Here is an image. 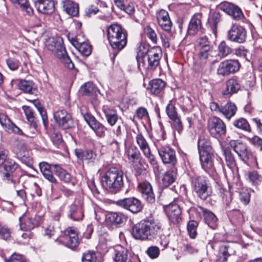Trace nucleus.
<instances>
[{"label": "nucleus", "instance_id": "obj_43", "mask_svg": "<svg viewBox=\"0 0 262 262\" xmlns=\"http://www.w3.org/2000/svg\"><path fill=\"white\" fill-rule=\"evenodd\" d=\"M19 89L26 93L32 94L35 90L32 81L21 80L18 84Z\"/></svg>", "mask_w": 262, "mask_h": 262}, {"label": "nucleus", "instance_id": "obj_45", "mask_svg": "<svg viewBox=\"0 0 262 262\" xmlns=\"http://www.w3.org/2000/svg\"><path fill=\"white\" fill-rule=\"evenodd\" d=\"M126 154L128 160L132 162L139 160L140 157L139 151L134 146H130L126 149Z\"/></svg>", "mask_w": 262, "mask_h": 262}, {"label": "nucleus", "instance_id": "obj_29", "mask_svg": "<svg viewBox=\"0 0 262 262\" xmlns=\"http://www.w3.org/2000/svg\"><path fill=\"white\" fill-rule=\"evenodd\" d=\"M102 111L108 124L111 126L115 125L118 120L117 111L113 107L104 105L102 107Z\"/></svg>", "mask_w": 262, "mask_h": 262}, {"label": "nucleus", "instance_id": "obj_55", "mask_svg": "<svg viewBox=\"0 0 262 262\" xmlns=\"http://www.w3.org/2000/svg\"><path fill=\"white\" fill-rule=\"evenodd\" d=\"M247 140L255 148L262 151V139L260 137L258 136H254L251 138H247Z\"/></svg>", "mask_w": 262, "mask_h": 262}, {"label": "nucleus", "instance_id": "obj_54", "mask_svg": "<svg viewBox=\"0 0 262 262\" xmlns=\"http://www.w3.org/2000/svg\"><path fill=\"white\" fill-rule=\"evenodd\" d=\"M198 226V223L194 220L188 222L187 224V231L190 238H195L197 235L196 228Z\"/></svg>", "mask_w": 262, "mask_h": 262}, {"label": "nucleus", "instance_id": "obj_4", "mask_svg": "<svg viewBox=\"0 0 262 262\" xmlns=\"http://www.w3.org/2000/svg\"><path fill=\"white\" fill-rule=\"evenodd\" d=\"M162 55L161 49L158 47L151 48L145 53L140 52L137 56L138 67L154 70L159 64Z\"/></svg>", "mask_w": 262, "mask_h": 262}, {"label": "nucleus", "instance_id": "obj_40", "mask_svg": "<svg viewBox=\"0 0 262 262\" xmlns=\"http://www.w3.org/2000/svg\"><path fill=\"white\" fill-rule=\"evenodd\" d=\"M246 176L248 182L254 186H258L262 182V176L256 171H248Z\"/></svg>", "mask_w": 262, "mask_h": 262}, {"label": "nucleus", "instance_id": "obj_60", "mask_svg": "<svg viewBox=\"0 0 262 262\" xmlns=\"http://www.w3.org/2000/svg\"><path fill=\"white\" fill-rule=\"evenodd\" d=\"M19 160L24 164L29 167H32L34 161L33 158L30 155L29 152L26 153L25 155H21L19 154V157L17 158Z\"/></svg>", "mask_w": 262, "mask_h": 262}, {"label": "nucleus", "instance_id": "obj_19", "mask_svg": "<svg viewBox=\"0 0 262 262\" xmlns=\"http://www.w3.org/2000/svg\"><path fill=\"white\" fill-rule=\"evenodd\" d=\"M116 262H135L138 258L134 256L127 249L121 246L117 247L115 249Z\"/></svg>", "mask_w": 262, "mask_h": 262}, {"label": "nucleus", "instance_id": "obj_41", "mask_svg": "<svg viewBox=\"0 0 262 262\" xmlns=\"http://www.w3.org/2000/svg\"><path fill=\"white\" fill-rule=\"evenodd\" d=\"M199 154L212 153L211 147L209 140L205 138H200L198 143Z\"/></svg>", "mask_w": 262, "mask_h": 262}, {"label": "nucleus", "instance_id": "obj_30", "mask_svg": "<svg viewBox=\"0 0 262 262\" xmlns=\"http://www.w3.org/2000/svg\"><path fill=\"white\" fill-rule=\"evenodd\" d=\"M126 219V216L121 212H109L105 216L106 222L113 225H120Z\"/></svg>", "mask_w": 262, "mask_h": 262}, {"label": "nucleus", "instance_id": "obj_14", "mask_svg": "<svg viewBox=\"0 0 262 262\" xmlns=\"http://www.w3.org/2000/svg\"><path fill=\"white\" fill-rule=\"evenodd\" d=\"M58 241L72 249L76 248L79 243L76 231L71 227L67 229L65 234L61 237Z\"/></svg>", "mask_w": 262, "mask_h": 262}, {"label": "nucleus", "instance_id": "obj_6", "mask_svg": "<svg viewBox=\"0 0 262 262\" xmlns=\"http://www.w3.org/2000/svg\"><path fill=\"white\" fill-rule=\"evenodd\" d=\"M230 145L239 158L244 162L254 161L255 156L252 151L249 149L247 145L238 140H231Z\"/></svg>", "mask_w": 262, "mask_h": 262}, {"label": "nucleus", "instance_id": "obj_33", "mask_svg": "<svg viewBox=\"0 0 262 262\" xmlns=\"http://www.w3.org/2000/svg\"><path fill=\"white\" fill-rule=\"evenodd\" d=\"M4 169L6 172L4 173V179H9L11 173L13 172L18 167V164L12 159L6 160L4 163Z\"/></svg>", "mask_w": 262, "mask_h": 262}, {"label": "nucleus", "instance_id": "obj_44", "mask_svg": "<svg viewBox=\"0 0 262 262\" xmlns=\"http://www.w3.org/2000/svg\"><path fill=\"white\" fill-rule=\"evenodd\" d=\"M212 50L210 47H205L204 48H200L199 51V59L202 62H206L212 57Z\"/></svg>", "mask_w": 262, "mask_h": 262}, {"label": "nucleus", "instance_id": "obj_17", "mask_svg": "<svg viewBox=\"0 0 262 262\" xmlns=\"http://www.w3.org/2000/svg\"><path fill=\"white\" fill-rule=\"evenodd\" d=\"M138 188L142 198L147 202L152 203L155 201V196L152 186L149 182L144 181L138 184Z\"/></svg>", "mask_w": 262, "mask_h": 262}, {"label": "nucleus", "instance_id": "obj_9", "mask_svg": "<svg viewBox=\"0 0 262 262\" xmlns=\"http://www.w3.org/2000/svg\"><path fill=\"white\" fill-rule=\"evenodd\" d=\"M208 130L212 137L219 139L225 136L226 127L225 123L220 118L213 117L208 121Z\"/></svg>", "mask_w": 262, "mask_h": 262}, {"label": "nucleus", "instance_id": "obj_2", "mask_svg": "<svg viewBox=\"0 0 262 262\" xmlns=\"http://www.w3.org/2000/svg\"><path fill=\"white\" fill-rule=\"evenodd\" d=\"M123 173L115 167H111L101 174V183L106 190L113 193L119 192L123 187Z\"/></svg>", "mask_w": 262, "mask_h": 262}, {"label": "nucleus", "instance_id": "obj_39", "mask_svg": "<svg viewBox=\"0 0 262 262\" xmlns=\"http://www.w3.org/2000/svg\"><path fill=\"white\" fill-rule=\"evenodd\" d=\"M69 217L74 221H79L82 219L83 213L82 209L80 206H77L75 204H72L70 207Z\"/></svg>", "mask_w": 262, "mask_h": 262}, {"label": "nucleus", "instance_id": "obj_25", "mask_svg": "<svg viewBox=\"0 0 262 262\" xmlns=\"http://www.w3.org/2000/svg\"><path fill=\"white\" fill-rule=\"evenodd\" d=\"M235 253V250L231 243L223 245L220 247L216 262H226L228 257Z\"/></svg>", "mask_w": 262, "mask_h": 262}, {"label": "nucleus", "instance_id": "obj_34", "mask_svg": "<svg viewBox=\"0 0 262 262\" xmlns=\"http://www.w3.org/2000/svg\"><path fill=\"white\" fill-rule=\"evenodd\" d=\"M177 177V170L175 168L167 171L163 175L161 184L163 187H167L171 185L176 180Z\"/></svg>", "mask_w": 262, "mask_h": 262}, {"label": "nucleus", "instance_id": "obj_15", "mask_svg": "<svg viewBox=\"0 0 262 262\" xmlns=\"http://www.w3.org/2000/svg\"><path fill=\"white\" fill-rule=\"evenodd\" d=\"M228 37L232 41L243 43L246 38V30L241 26L233 25L228 31Z\"/></svg>", "mask_w": 262, "mask_h": 262}, {"label": "nucleus", "instance_id": "obj_57", "mask_svg": "<svg viewBox=\"0 0 262 262\" xmlns=\"http://www.w3.org/2000/svg\"><path fill=\"white\" fill-rule=\"evenodd\" d=\"M166 113L170 119H174L178 117V113L176 108L173 104V100H170L166 108Z\"/></svg>", "mask_w": 262, "mask_h": 262}, {"label": "nucleus", "instance_id": "obj_28", "mask_svg": "<svg viewBox=\"0 0 262 262\" xmlns=\"http://www.w3.org/2000/svg\"><path fill=\"white\" fill-rule=\"evenodd\" d=\"M49 50L54 53L56 56L65 48L62 45V39L60 37L49 38L46 44Z\"/></svg>", "mask_w": 262, "mask_h": 262}, {"label": "nucleus", "instance_id": "obj_23", "mask_svg": "<svg viewBox=\"0 0 262 262\" xmlns=\"http://www.w3.org/2000/svg\"><path fill=\"white\" fill-rule=\"evenodd\" d=\"M200 161L203 169L207 173L214 170V156L212 153H205L199 154Z\"/></svg>", "mask_w": 262, "mask_h": 262}, {"label": "nucleus", "instance_id": "obj_11", "mask_svg": "<svg viewBox=\"0 0 262 262\" xmlns=\"http://www.w3.org/2000/svg\"><path fill=\"white\" fill-rule=\"evenodd\" d=\"M240 67L241 64L237 60H225L219 64L217 74L223 76H228L237 72Z\"/></svg>", "mask_w": 262, "mask_h": 262}, {"label": "nucleus", "instance_id": "obj_52", "mask_svg": "<svg viewBox=\"0 0 262 262\" xmlns=\"http://www.w3.org/2000/svg\"><path fill=\"white\" fill-rule=\"evenodd\" d=\"M14 150L17 158L19 157V154L23 155L29 152L28 150L26 144L23 141L18 142L16 145Z\"/></svg>", "mask_w": 262, "mask_h": 262}, {"label": "nucleus", "instance_id": "obj_42", "mask_svg": "<svg viewBox=\"0 0 262 262\" xmlns=\"http://www.w3.org/2000/svg\"><path fill=\"white\" fill-rule=\"evenodd\" d=\"M26 175L29 178L28 181L30 184L31 188L34 190L35 193L36 195L38 196L41 195V190L38 184V182L39 181V179L33 174L27 173Z\"/></svg>", "mask_w": 262, "mask_h": 262}, {"label": "nucleus", "instance_id": "obj_31", "mask_svg": "<svg viewBox=\"0 0 262 262\" xmlns=\"http://www.w3.org/2000/svg\"><path fill=\"white\" fill-rule=\"evenodd\" d=\"M241 85L238 80L235 78H230L226 81V89L223 91L224 96H231L236 93L240 89Z\"/></svg>", "mask_w": 262, "mask_h": 262}, {"label": "nucleus", "instance_id": "obj_21", "mask_svg": "<svg viewBox=\"0 0 262 262\" xmlns=\"http://www.w3.org/2000/svg\"><path fill=\"white\" fill-rule=\"evenodd\" d=\"M202 13H197L193 15L188 26V35H194L201 30L202 28Z\"/></svg>", "mask_w": 262, "mask_h": 262}, {"label": "nucleus", "instance_id": "obj_63", "mask_svg": "<svg viewBox=\"0 0 262 262\" xmlns=\"http://www.w3.org/2000/svg\"><path fill=\"white\" fill-rule=\"evenodd\" d=\"M96 135L99 137H103L105 136L106 128L100 122L97 123V125L92 129Z\"/></svg>", "mask_w": 262, "mask_h": 262}, {"label": "nucleus", "instance_id": "obj_5", "mask_svg": "<svg viewBox=\"0 0 262 262\" xmlns=\"http://www.w3.org/2000/svg\"><path fill=\"white\" fill-rule=\"evenodd\" d=\"M39 168L44 178L52 183H56L57 180L53 176L51 168H54V172L61 181L66 183L72 181L73 177L70 173L63 169L61 166L57 164H49L46 162H40L39 164Z\"/></svg>", "mask_w": 262, "mask_h": 262}, {"label": "nucleus", "instance_id": "obj_36", "mask_svg": "<svg viewBox=\"0 0 262 262\" xmlns=\"http://www.w3.org/2000/svg\"><path fill=\"white\" fill-rule=\"evenodd\" d=\"M116 6L120 10L128 14H132L135 11L134 5L127 0H114Z\"/></svg>", "mask_w": 262, "mask_h": 262}, {"label": "nucleus", "instance_id": "obj_26", "mask_svg": "<svg viewBox=\"0 0 262 262\" xmlns=\"http://www.w3.org/2000/svg\"><path fill=\"white\" fill-rule=\"evenodd\" d=\"M75 154L78 159L81 161L85 160L89 162L94 163L98 160L97 154L91 150H83L81 149H75Z\"/></svg>", "mask_w": 262, "mask_h": 262}, {"label": "nucleus", "instance_id": "obj_53", "mask_svg": "<svg viewBox=\"0 0 262 262\" xmlns=\"http://www.w3.org/2000/svg\"><path fill=\"white\" fill-rule=\"evenodd\" d=\"M228 15L235 20H241L244 17L241 9L234 4H233V9H231L230 13H228Z\"/></svg>", "mask_w": 262, "mask_h": 262}, {"label": "nucleus", "instance_id": "obj_20", "mask_svg": "<svg viewBox=\"0 0 262 262\" xmlns=\"http://www.w3.org/2000/svg\"><path fill=\"white\" fill-rule=\"evenodd\" d=\"M159 156L164 163H171L174 165L177 162L175 151L169 146H162L158 149Z\"/></svg>", "mask_w": 262, "mask_h": 262}, {"label": "nucleus", "instance_id": "obj_47", "mask_svg": "<svg viewBox=\"0 0 262 262\" xmlns=\"http://www.w3.org/2000/svg\"><path fill=\"white\" fill-rule=\"evenodd\" d=\"M232 52V49L225 41H222L218 46V55L224 58L227 56Z\"/></svg>", "mask_w": 262, "mask_h": 262}, {"label": "nucleus", "instance_id": "obj_61", "mask_svg": "<svg viewBox=\"0 0 262 262\" xmlns=\"http://www.w3.org/2000/svg\"><path fill=\"white\" fill-rule=\"evenodd\" d=\"M83 116L85 121L92 129H93L95 125H97V123H100L93 116L89 113L83 114Z\"/></svg>", "mask_w": 262, "mask_h": 262}, {"label": "nucleus", "instance_id": "obj_18", "mask_svg": "<svg viewBox=\"0 0 262 262\" xmlns=\"http://www.w3.org/2000/svg\"><path fill=\"white\" fill-rule=\"evenodd\" d=\"M157 19L159 26L163 30L167 32L171 31L172 24L167 11L163 9L158 11Z\"/></svg>", "mask_w": 262, "mask_h": 262}, {"label": "nucleus", "instance_id": "obj_1", "mask_svg": "<svg viewBox=\"0 0 262 262\" xmlns=\"http://www.w3.org/2000/svg\"><path fill=\"white\" fill-rule=\"evenodd\" d=\"M161 228V224L158 221H142L133 226L132 234L137 239L151 240L156 237Z\"/></svg>", "mask_w": 262, "mask_h": 262}, {"label": "nucleus", "instance_id": "obj_59", "mask_svg": "<svg viewBox=\"0 0 262 262\" xmlns=\"http://www.w3.org/2000/svg\"><path fill=\"white\" fill-rule=\"evenodd\" d=\"M144 32L149 39L156 43L157 41V36L155 31L150 26H147L144 28Z\"/></svg>", "mask_w": 262, "mask_h": 262}, {"label": "nucleus", "instance_id": "obj_24", "mask_svg": "<svg viewBox=\"0 0 262 262\" xmlns=\"http://www.w3.org/2000/svg\"><path fill=\"white\" fill-rule=\"evenodd\" d=\"M35 6L39 12L50 14L54 11V4L52 0H33Z\"/></svg>", "mask_w": 262, "mask_h": 262}, {"label": "nucleus", "instance_id": "obj_12", "mask_svg": "<svg viewBox=\"0 0 262 262\" xmlns=\"http://www.w3.org/2000/svg\"><path fill=\"white\" fill-rule=\"evenodd\" d=\"M210 108L212 112L222 114L228 119L234 116L237 111L235 104L231 102L227 103L224 106H220L217 103L212 102L210 103Z\"/></svg>", "mask_w": 262, "mask_h": 262}, {"label": "nucleus", "instance_id": "obj_32", "mask_svg": "<svg viewBox=\"0 0 262 262\" xmlns=\"http://www.w3.org/2000/svg\"><path fill=\"white\" fill-rule=\"evenodd\" d=\"M200 209L202 212L205 223L211 228H215L217 222V217L210 211L200 207Z\"/></svg>", "mask_w": 262, "mask_h": 262}, {"label": "nucleus", "instance_id": "obj_48", "mask_svg": "<svg viewBox=\"0 0 262 262\" xmlns=\"http://www.w3.org/2000/svg\"><path fill=\"white\" fill-rule=\"evenodd\" d=\"M224 155L226 164L232 172L235 169H236V163L234 156L229 150H226L224 151Z\"/></svg>", "mask_w": 262, "mask_h": 262}, {"label": "nucleus", "instance_id": "obj_35", "mask_svg": "<svg viewBox=\"0 0 262 262\" xmlns=\"http://www.w3.org/2000/svg\"><path fill=\"white\" fill-rule=\"evenodd\" d=\"M23 110L26 115L27 120L31 123V128L36 131L37 123L35 117V113L32 108L28 106H23Z\"/></svg>", "mask_w": 262, "mask_h": 262}, {"label": "nucleus", "instance_id": "obj_37", "mask_svg": "<svg viewBox=\"0 0 262 262\" xmlns=\"http://www.w3.org/2000/svg\"><path fill=\"white\" fill-rule=\"evenodd\" d=\"M63 8L69 15L73 16H76L79 12L78 5L71 0H65L64 1Z\"/></svg>", "mask_w": 262, "mask_h": 262}, {"label": "nucleus", "instance_id": "obj_62", "mask_svg": "<svg viewBox=\"0 0 262 262\" xmlns=\"http://www.w3.org/2000/svg\"><path fill=\"white\" fill-rule=\"evenodd\" d=\"M233 4L228 2H223L217 6V8L227 14H228V13H230L231 9H233Z\"/></svg>", "mask_w": 262, "mask_h": 262}, {"label": "nucleus", "instance_id": "obj_38", "mask_svg": "<svg viewBox=\"0 0 262 262\" xmlns=\"http://www.w3.org/2000/svg\"><path fill=\"white\" fill-rule=\"evenodd\" d=\"M165 86V83L160 79H156L151 80L149 82V89L152 94H158L163 89Z\"/></svg>", "mask_w": 262, "mask_h": 262}, {"label": "nucleus", "instance_id": "obj_16", "mask_svg": "<svg viewBox=\"0 0 262 262\" xmlns=\"http://www.w3.org/2000/svg\"><path fill=\"white\" fill-rule=\"evenodd\" d=\"M68 38L72 45L76 48L78 51L83 56H89L92 52L91 46L87 42H80L77 37H74L72 35L69 34Z\"/></svg>", "mask_w": 262, "mask_h": 262}, {"label": "nucleus", "instance_id": "obj_50", "mask_svg": "<svg viewBox=\"0 0 262 262\" xmlns=\"http://www.w3.org/2000/svg\"><path fill=\"white\" fill-rule=\"evenodd\" d=\"M143 154L147 158L149 163L152 166L154 172L156 174L158 173L160 171L159 167L155 156L151 154L150 149L144 152Z\"/></svg>", "mask_w": 262, "mask_h": 262}, {"label": "nucleus", "instance_id": "obj_58", "mask_svg": "<svg viewBox=\"0 0 262 262\" xmlns=\"http://www.w3.org/2000/svg\"><path fill=\"white\" fill-rule=\"evenodd\" d=\"M95 87L92 82L85 83L81 86L80 89V92L84 95H89L92 94L95 90Z\"/></svg>", "mask_w": 262, "mask_h": 262}, {"label": "nucleus", "instance_id": "obj_8", "mask_svg": "<svg viewBox=\"0 0 262 262\" xmlns=\"http://www.w3.org/2000/svg\"><path fill=\"white\" fill-rule=\"evenodd\" d=\"M20 229L30 231L38 227L41 222V217L34 213L25 212L19 219Z\"/></svg>", "mask_w": 262, "mask_h": 262}, {"label": "nucleus", "instance_id": "obj_3", "mask_svg": "<svg viewBox=\"0 0 262 262\" xmlns=\"http://www.w3.org/2000/svg\"><path fill=\"white\" fill-rule=\"evenodd\" d=\"M107 37L110 45L113 50L114 56L126 46L127 33L124 29L118 24H112L107 29Z\"/></svg>", "mask_w": 262, "mask_h": 262}, {"label": "nucleus", "instance_id": "obj_13", "mask_svg": "<svg viewBox=\"0 0 262 262\" xmlns=\"http://www.w3.org/2000/svg\"><path fill=\"white\" fill-rule=\"evenodd\" d=\"M116 204L118 206L128 210L133 213L140 212L143 208L141 201L134 197L119 200L117 201Z\"/></svg>", "mask_w": 262, "mask_h": 262}, {"label": "nucleus", "instance_id": "obj_64", "mask_svg": "<svg viewBox=\"0 0 262 262\" xmlns=\"http://www.w3.org/2000/svg\"><path fill=\"white\" fill-rule=\"evenodd\" d=\"M220 193L221 196L222 198L223 202L228 205L232 200V196L230 192L227 190L221 189Z\"/></svg>", "mask_w": 262, "mask_h": 262}, {"label": "nucleus", "instance_id": "obj_51", "mask_svg": "<svg viewBox=\"0 0 262 262\" xmlns=\"http://www.w3.org/2000/svg\"><path fill=\"white\" fill-rule=\"evenodd\" d=\"M233 124L239 129L248 132L250 131V125L247 120L244 118H241L235 120Z\"/></svg>", "mask_w": 262, "mask_h": 262}, {"label": "nucleus", "instance_id": "obj_10", "mask_svg": "<svg viewBox=\"0 0 262 262\" xmlns=\"http://www.w3.org/2000/svg\"><path fill=\"white\" fill-rule=\"evenodd\" d=\"M184 203L179 199L169 204L165 208L166 215L169 221L173 224L178 223L181 220L182 210Z\"/></svg>", "mask_w": 262, "mask_h": 262}, {"label": "nucleus", "instance_id": "obj_56", "mask_svg": "<svg viewBox=\"0 0 262 262\" xmlns=\"http://www.w3.org/2000/svg\"><path fill=\"white\" fill-rule=\"evenodd\" d=\"M99 256L100 254L98 253L90 251L83 254L82 257V261L97 262V257Z\"/></svg>", "mask_w": 262, "mask_h": 262}, {"label": "nucleus", "instance_id": "obj_49", "mask_svg": "<svg viewBox=\"0 0 262 262\" xmlns=\"http://www.w3.org/2000/svg\"><path fill=\"white\" fill-rule=\"evenodd\" d=\"M136 140L143 153L150 149L148 143L142 134H138L136 137Z\"/></svg>", "mask_w": 262, "mask_h": 262}, {"label": "nucleus", "instance_id": "obj_46", "mask_svg": "<svg viewBox=\"0 0 262 262\" xmlns=\"http://www.w3.org/2000/svg\"><path fill=\"white\" fill-rule=\"evenodd\" d=\"M57 57L61 59V62L68 69H72L74 68V65L69 56L67 55L65 49L62 50V51H61V53H58Z\"/></svg>", "mask_w": 262, "mask_h": 262}, {"label": "nucleus", "instance_id": "obj_22", "mask_svg": "<svg viewBox=\"0 0 262 262\" xmlns=\"http://www.w3.org/2000/svg\"><path fill=\"white\" fill-rule=\"evenodd\" d=\"M54 118L58 125L63 129L70 127L71 116L64 110H60L56 112L54 114Z\"/></svg>", "mask_w": 262, "mask_h": 262}, {"label": "nucleus", "instance_id": "obj_27", "mask_svg": "<svg viewBox=\"0 0 262 262\" xmlns=\"http://www.w3.org/2000/svg\"><path fill=\"white\" fill-rule=\"evenodd\" d=\"M0 123L2 126L8 131H11L19 135H23V131L14 124L8 117L4 114H0Z\"/></svg>", "mask_w": 262, "mask_h": 262}, {"label": "nucleus", "instance_id": "obj_7", "mask_svg": "<svg viewBox=\"0 0 262 262\" xmlns=\"http://www.w3.org/2000/svg\"><path fill=\"white\" fill-rule=\"evenodd\" d=\"M193 189L198 196L203 200H206L212 193L209 181L204 177H198L194 181Z\"/></svg>", "mask_w": 262, "mask_h": 262}]
</instances>
